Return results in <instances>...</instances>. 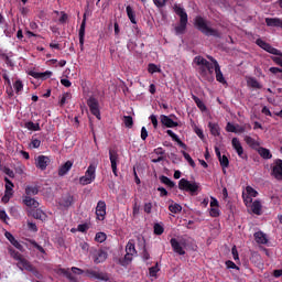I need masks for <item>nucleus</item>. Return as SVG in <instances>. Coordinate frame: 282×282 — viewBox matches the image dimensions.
Returning a JSON list of instances; mask_svg holds the SVG:
<instances>
[{
  "instance_id": "obj_1",
  "label": "nucleus",
  "mask_w": 282,
  "mask_h": 282,
  "mask_svg": "<svg viewBox=\"0 0 282 282\" xmlns=\"http://www.w3.org/2000/svg\"><path fill=\"white\" fill-rule=\"evenodd\" d=\"M194 63H196V65H200L199 75L202 76V78L207 80V83L215 82V76H213V74L215 72V63H213V62L210 63L202 56H196L194 58Z\"/></svg>"
},
{
  "instance_id": "obj_2",
  "label": "nucleus",
  "mask_w": 282,
  "mask_h": 282,
  "mask_svg": "<svg viewBox=\"0 0 282 282\" xmlns=\"http://www.w3.org/2000/svg\"><path fill=\"white\" fill-rule=\"evenodd\" d=\"M194 25L204 34L205 36H215V39H220L221 33L217 29L209 28L208 23H206V20L202 18V15H198L195 18Z\"/></svg>"
},
{
  "instance_id": "obj_3",
  "label": "nucleus",
  "mask_w": 282,
  "mask_h": 282,
  "mask_svg": "<svg viewBox=\"0 0 282 282\" xmlns=\"http://www.w3.org/2000/svg\"><path fill=\"white\" fill-rule=\"evenodd\" d=\"M174 12L180 17V25L175 26V34H184L186 32V25H188V14L184 8L177 4L174 7Z\"/></svg>"
},
{
  "instance_id": "obj_4",
  "label": "nucleus",
  "mask_w": 282,
  "mask_h": 282,
  "mask_svg": "<svg viewBox=\"0 0 282 282\" xmlns=\"http://www.w3.org/2000/svg\"><path fill=\"white\" fill-rule=\"evenodd\" d=\"M180 191H185L186 193H191V195H197V191H199V183H191L186 178H181L178 182Z\"/></svg>"
},
{
  "instance_id": "obj_5",
  "label": "nucleus",
  "mask_w": 282,
  "mask_h": 282,
  "mask_svg": "<svg viewBox=\"0 0 282 282\" xmlns=\"http://www.w3.org/2000/svg\"><path fill=\"white\" fill-rule=\"evenodd\" d=\"M90 257H91L94 263H96V265H98V263H105V261H107V257H109V254L107 253V251L105 249H98L96 247H91L90 248Z\"/></svg>"
},
{
  "instance_id": "obj_6",
  "label": "nucleus",
  "mask_w": 282,
  "mask_h": 282,
  "mask_svg": "<svg viewBox=\"0 0 282 282\" xmlns=\"http://www.w3.org/2000/svg\"><path fill=\"white\" fill-rule=\"evenodd\" d=\"M96 180V165L90 164L85 172V175L79 177V184L82 186H87L88 184H91Z\"/></svg>"
},
{
  "instance_id": "obj_7",
  "label": "nucleus",
  "mask_w": 282,
  "mask_h": 282,
  "mask_svg": "<svg viewBox=\"0 0 282 282\" xmlns=\"http://www.w3.org/2000/svg\"><path fill=\"white\" fill-rule=\"evenodd\" d=\"M138 254V250H135V242L133 240H129L126 246V256L123 258V265H129L131 261H133V257Z\"/></svg>"
},
{
  "instance_id": "obj_8",
  "label": "nucleus",
  "mask_w": 282,
  "mask_h": 282,
  "mask_svg": "<svg viewBox=\"0 0 282 282\" xmlns=\"http://www.w3.org/2000/svg\"><path fill=\"white\" fill-rule=\"evenodd\" d=\"M256 45L268 52L269 54H273V56H282V52L279 48H274V46L270 45V43L263 41L262 39L256 40Z\"/></svg>"
},
{
  "instance_id": "obj_9",
  "label": "nucleus",
  "mask_w": 282,
  "mask_h": 282,
  "mask_svg": "<svg viewBox=\"0 0 282 282\" xmlns=\"http://www.w3.org/2000/svg\"><path fill=\"white\" fill-rule=\"evenodd\" d=\"M207 58L208 61H210V63H214L217 83H220L221 85H227L228 82H226V77H224V73H221V66H219V62H217V59H215V57L210 55H207Z\"/></svg>"
},
{
  "instance_id": "obj_10",
  "label": "nucleus",
  "mask_w": 282,
  "mask_h": 282,
  "mask_svg": "<svg viewBox=\"0 0 282 282\" xmlns=\"http://www.w3.org/2000/svg\"><path fill=\"white\" fill-rule=\"evenodd\" d=\"M271 177L278 180V182L282 181V160L275 159L273 164H271Z\"/></svg>"
},
{
  "instance_id": "obj_11",
  "label": "nucleus",
  "mask_w": 282,
  "mask_h": 282,
  "mask_svg": "<svg viewBox=\"0 0 282 282\" xmlns=\"http://www.w3.org/2000/svg\"><path fill=\"white\" fill-rule=\"evenodd\" d=\"M87 105L90 109V113H93L97 120H100V104L98 102V99H96V97H89Z\"/></svg>"
},
{
  "instance_id": "obj_12",
  "label": "nucleus",
  "mask_w": 282,
  "mask_h": 282,
  "mask_svg": "<svg viewBox=\"0 0 282 282\" xmlns=\"http://www.w3.org/2000/svg\"><path fill=\"white\" fill-rule=\"evenodd\" d=\"M109 160L110 166L115 177H118V162H120V156L118 155V151L109 150Z\"/></svg>"
},
{
  "instance_id": "obj_13",
  "label": "nucleus",
  "mask_w": 282,
  "mask_h": 282,
  "mask_svg": "<svg viewBox=\"0 0 282 282\" xmlns=\"http://www.w3.org/2000/svg\"><path fill=\"white\" fill-rule=\"evenodd\" d=\"M85 274L88 279H98L99 281H109V275L107 273L97 271L96 269H87L85 270Z\"/></svg>"
},
{
  "instance_id": "obj_14",
  "label": "nucleus",
  "mask_w": 282,
  "mask_h": 282,
  "mask_svg": "<svg viewBox=\"0 0 282 282\" xmlns=\"http://www.w3.org/2000/svg\"><path fill=\"white\" fill-rule=\"evenodd\" d=\"M107 215V203L105 200H99L96 207V216L99 221H105Z\"/></svg>"
},
{
  "instance_id": "obj_15",
  "label": "nucleus",
  "mask_w": 282,
  "mask_h": 282,
  "mask_svg": "<svg viewBox=\"0 0 282 282\" xmlns=\"http://www.w3.org/2000/svg\"><path fill=\"white\" fill-rule=\"evenodd\" d=\"M231 147H232V149L236 150L237 155L239 158H241V160H246V158H248V155H246V153H243V147L241 145V141H239L238 138H232Z\"/></svg>"
},
{
  "instance_id": "obj_16",
  "label": "nucleus",
  "mask_w": 282,
  "mask_h": 282,
  "mask_svg": "<svg viewBox=\"0 0 282 282\" xmlns=\"http://www.w3.org/2000/svg\"><path fill=\"white\" fill-rule=\"evenodd\" d=\"M50 158L46 155H39L37 159L35 160V166L36 169H40V171H45L47 166H50Z\"/></svg>"
},
{
  "instance_id": "obj_17",
  "label": "nucleus",
  "mask_w": 282,
  "mask_h": 282,
  "mask_svg": "<svg viewBox=\"0 0 282 282\" xmlns=\"http://www.w3.org/2000/svg\"><path fill=\"white\" fill-rule=\"evenodd\" d=\"M160 120L163 127H166L167 129H174V127H180V123H177V121H173V119H171V117L166 115H161Z\"/></svg>"
},
{
  "instance_id": "obj_18",
  "label": "nucleus",
  "mask_w": 282,
  "mask_h": 282,
  "mask_svg": "<svg viewBox=\"0 0 282 282\" xmlns=\"http://www.w3.org/2000/svg\"><path fill=\"white\" fill-rule=\"evenodd\" d=\"M87 25V18L84 15V19L82 21V24L79 26V46L80 50L83 51L85 47V28Z\"/></svg>"
},
{
  "instance_id": "obj_19",
  "label": "nucleus",
  "mask_w": 282,
  "mask_h": 282,
  "mask_svg": "<svg viewBox=\"0 0 282 282\" xmlns=\"http://www.w3.org/2000/svg\"><path fill=\"white\" fill-rule=\"evenodd\" d=\"M170 243H171V247L173 249V252H175L176 254H180L181 257L186 254V251L184 250V247H182L180 241H177L175 238H172L170 240Z\"/></svg>"
},
{
  "instance_id": "obj_20",
  "label": "nucleus",
  "mask_w": 282,
  "mask_h": 282,
  "mask_svg": "<svg viewBox=\"0 0 282 282\" xmlns=\"http://www.w3.org/2000/svg\"><path fill=\"white\" fill-rule=\"evenodd\" d=\"M22 203L24 206H28V208H39V206H41V204L32 198V196H22Z\"/></svg>"
},
{
  "instance_id": "obj_21",
  "label": "nucleus",
  "mask_w": 282,
  "mask_h": 282,
  "mask_svg": "<svg viewBox=\"0 0 282 282\" xmlns=\"http://www.w3.org/2000/svg\"><path fill=\"white\" fill-rule=\"evenodd\" d=\"M72 166H74V162L72 161H66L65 164H63L59 169H58V176L59 177H64V175H67L69 173V171H72Z\"/></svg>"
},
{
  "instance_id": "obj_22",
  "label": "nucleus",
  "mask_w": 282,
  "mask_h": 282,
  "mask_svg": "<svg viewBox=\"0 0 282 282\" xmlns=\"http://www.w3.org/2000/svg\"><path fill=\"white\" fill-rule=\"evenodd\" d=\"M166 133L170 135V138H172V140L174 142H176L178 144V147H181V149H184L185 151L188 149V147L186 145V143H184L180 137L177 134H175V132H173V130H166Z\"/></svg>"
},
{
  "instance_id": "obj_23",
  "label": "nucleus",
  "mask_w": 282,
  "mask_h": 282,
  "mask_svg": "<svg viewBox=\"0 0 282 282\" xmlns=\"http://www.w3.org/2000/svg\"><path fill=\"white\" fill-rule=\"evenodd\" d=\"M208 129L215 138H219L221 135V128H219V123L209 122Z\"/></svg>"
},
{
  "instance_id": "obj_24",
  "label": "nucleus",
  "mask_w": 282,
  "mask_h": 282,
  "mask_svg": "<svg viewBox=\"0 0 282 282\" xmlns=\"http://www.w3.org/2000/svg\"><path fill=\"white\" fill-rule=\"evenodd\" d=\"M265 23L268 28H281L282 29V20L279 18H267Z\"/></svg>"
},
{
  "instance_id": "obj_25",
  "label": "nucleus",
  "mask_w": 282,
  "mask_h": 282,
  "mask_svg": "<svg viewBox=\"0 0 282 282\" xmlns=\"http://www.w3.org/2000/svg\"><path fill=\"white\" fill-rule=\"evenodd\" d=\"M4 237L17 248L18 250H23V246L18 242L17 238L10 231H6Z\"/></svg>"
},
{
  "instance_id": "obj_26",
  "label": "nucleus",
  "mask_w": 282,
  "mask_h": 282,
  "mask_svg": "<svg viewBox=\"0 0 282 282\" xmlns=\"http://www.w3.org/2000/svg\"><path fill=\"white\" fill-rule=\"evenodd\" d=\"M74 204V196L70 194H66L62 199L59 205L63 206V208H69Z\"/></svg>"
},
{
  "instance_id": "obj_27",
  "label": "nucleus",
  "mask_w": 282,
  "mask_h": 282,
  "mask_svg": "<svg viewBox=\"0 0 282 282\" xmlns=\"http://www.w3.org/2000/svg\"><path fill=\"white\" fill-rule=\"evenodd\" d=\"M24 193V197H34V195H39V186L28 185Z\"/></svg>"
},
{
  "instance_id": "obj_28",
  "label": "nucleus",
  "mask_w": 282,
  "mask_h": 282,
  "mask_svg": "<svg viewBox=\"0 0 282 282\" xmlns=\"http://www.w3.org/2000/svg\"><path fill=\"white\" fill-rule=\"evenodd\" d=\"M18 268L21 270H26V272H31L34 265H32L28 259L23 258L20 262H18Z\"/></svg>"
},
{
  "instance_id": "obj_29",
  "label": "nucleus",
  "mask_w": 282,
  "mask_h": 282,
  "mask_svg": "<svg viewBox=\"0 0 282 282\" xmlns=\"http://www.w3.org/2000/svg\"><path fill=\"white\" fill-rule=\"evenodd\" d=\"M30 76H32L33 78H41L42 80H46V78L52 77V72L50 70H46L44 73L31 72Z\"/></svg>"
},
{
  "instance_id": "obj_30",
  "label": "nucleus",
  "mask_w": 282,
  "mask_h": 282,
  "mask_svg": "<svg viewBox=\"0 0 282 282\" xmlns=\"http://www.w3.org/2000/svg\"><path fill=\"white\" fill-rule=\"evenodd\" d=\"M126 12H127L128 19H130V22H131L133 25H137V24H138V21L135 20V11L133 10V8H131V6H128V7L126 8Z\"/></svg>"
},
{
  "instance_id": "obj_31",
  "label": "nucleus",
  "mask_w": 282,
  "mask_h": 282,
  "mask_svg": "<svg viewBox=\"0 0 282 282\" xmlns=\"http://www.w3.org/2000/svg\"><path fill=\"white\" fill-rule=\"evenodd\" d=\"M263 206L260 200H254L251 203V212L253 215H261Z\"/></svg>"
},
{
  "instance_id": "obj_32",
  "label": "nucleus",
  "mask_w": 282,
  "mask_h": 282,
  "mask_svg": "<svg viewBox=\"0 0 282 282\" xmlns=\"http://www.w3.org/2000/svg\"><path fill=\"white\" fill-rule=\"evenodd\" d=\"M258 153L263 160H272V152H270V150L267 148H259Z\"/></svg>"
},
{
  "instance_id": "obj_33",
  "label": "nucleus",
  "mask_w": 282,
  "mask_h": 282,
  "mask_svg": "<svg viewBox=\"0 0 282 282\" xmlns=\"http://www.w3.org/2000/svg\"><path fill=\"white\" fill-rule=\"evenodd\" d=\"M218 162L223 169V172L226 173V169H228V166H230V160H228V156H226V154H224L223 156H220V159H218Z\"/></svg>"
},
{
  "instance_id": "obj_34",
  "label": "nucleus",
  "mask_w": 282,
  "mask_h": 282,
  "mask_svg": "<svg viewBox=\"0 0 282 282\" xmlns=\"http://www.w3.org/2000/svg\"><path fill=\"white\" fill-rule=\"evenodd\" d=\"M254 239H256L257 243H262V245L268 243V238L265 237V234H263V231L256 232Z\"/></svg>"
},
{
  "instance_id": "obj_35",
  "label": "nucleus",
  "mask_w": 282,
  "mask_h": 282,
  "mask_svg": "<svg viewBox=\"0 0 282 282\" xmlns=\"http://www.w3.org/2000/svg\"><path fill=\"white\" fill-rule=\"evenodd\" d=\"M61 272L64 276H66V279H68V281L70 282H78V278H76L72 271H69V269H61Z\"/></svg>"
},
{
  "instance_id": "obj_36",
  "label": "nucleus",
  "mask_w": 282,
  "mask_h": 282,
  "mask_svg": "<svg viewBox=\"0 0 282 282\" xmlns=\"http://www.w3.org/2000/svg\"><path fill=\"white\" fill-rule=\"evenodd\" d=\"M247 85L249 87H252L253 89H262L263 88V86L261 84H259V80H257V78H253V77H250L247 80Z\"/></svg>"
},
{
  "instance_id": "obj_37",
  "label": "nucleus",
  "mask_w": 282,
  "mask_h": 282,
  "mask_svg": "<svg viewBox=\"0 0 282 282\" xmlns=\"http://www.w3.org/2000/svg\"><path fill=\"white\" fill-rule=\"evenodd\" d=\"M34 219H40L41 221H45L47 219V215L42 210L36 208V210L33 212Z\"/></svg>"
},
{
  "instance_id": "obj_38",
  "label": "nucleus",
  "mask_w": 282,
  "mask_h": 282,
  "mask_svg": "<svg viewBox=\"0 0 282 282\" xmlns=\"http://www.w3.org/2000/svg\"><path fill=\"white\" fill-rule=\"evenodd\" d=\"M9 254L12 257V259L18 261V263H20L21 260L23 259V256L19 251L14 250L13 248H9Z\"/></svg>"
},
{
  "instance_id": "obj_39",
  "label": "nucleus",
  "mask_w": 282,
  "mask_h": 282,
  "mask_svg": "<svg viewBox=\"0 0 282 282\" xmlns=\"http://www.w3.org/2000/svg\"><path fill=\"white\" fill-rule=\"evenodd\" d=\"M160 182L169 186V188H175V182L171 181V178L165 175L160 176Z\"/></svg>"
},
{
  "instance_id": "obj_40",
  "label": "nucleus",
  "mask_w": 282,
  "mask_h": 282,
  "mask_svg": "<svg viewBox=\"0 0 282 282\" xmlns=\"http://www.w3.org/2000/svg\"><path fill=\"white\" fill-rule=\"evenodd\" d=\"M245 142L246 144H248V147H250L251 149H257V147H259V142H257V140H254L252 137L250 135H246L245 137Z\"/></svg>"
},
{
  "instance_id": "obj_41",
  "label": "nucleus",
  "mask_w": 282,
  "mask_h": 282,
  "mask_svg": "<svg viewBox=\"0 0 282 282\" xmlns=\"http://www.w3.org/2000/svg\"><path fill=\"white\" fill-rule=\"evenodd\" d=\"M24 127L29 129V131H41V124L34 123L33 121L25 122Z\"/></svg>"
},
{
  "instance_id": "obj_42",
  "label": "nucleus",
  "mask_w": 282,
  "mask_h": 282,
  "mask_svg": "<svg viewBox=\"0 0 282 282\" xmlns=\"http://www.w3.org/2000/svg\"><path fill=\"white\" fill-rule=\"evenodd\" d=\"M192 99L194 100L196 107L200 109V111H206V105L204 104V101H202V99H199V97L193 95Z\"/></svg>"
},
{
  "instance_id": "obj_43",
  "label": "nucleus",
  "mask_w": 282,
  "mask_h": 282,
  "mask_svg": "<svg viewBox=\"0 0 282 282\" xmlns=\"http://www.w3.org/2000/svg\"><path fill=\"white\" fill-rule=\"evenodd\" d=\"M95 241L97 243H105V241H107V234H105L102 231L97 232L95 236Z\"/></svg>"
},
{
  "instance_id": "obj_44",
  "label": "nucleus",
  "mask_w": 282,
  "mask_h": 282,
  "mask_svg": "<svg viewBox=\"0 0 282 282\" xmlns=\"http://www.w3.org/2000/svg\"><path fill=\"white\" fill-rule=\"evenodd\" d=\"M181 153L183 158H185L186 162H188L189 166H192V169H195L196 164L191 154H188L186 151H181Z\"/></svg>"
},
{
  "instance_id": "obj_45",
  "label": "nucleus",
  "mask_w": 282,
  "mask_h": 282,
  "mask_svg": "<svg viewBox=\"0 0 282 282\" xmlns=\"http://www.w3.org/2000/svg\"><path fill=\"white\" fill-rule=\"evenodd\" d=\"M123 124L127 129H133V117L123 116Z\"/></svg>"
},
{
  "instance_id": "obj_46",
  "label": "nucleus",
  "mask_w": 282,
  "mask_h": 282,
  "mask_svg": "<svg viewBox=\"0 0 282 282\" xmlns=\"http://www.w3.org/2000/svg\"><path fill=\"white\" fill-rule=\"evenodd\" d=\"M4 182H6V191L7 193H14V183H12V181H10V178L4 177Z\"/></svg>"
},
{
  "instance_id": "obj_47",
  "label": "nucleus",
  "mask_w": 282,
  "mask_h": 282,
  "mask_svg": "<svg viewBox=\"0 0 282 282\" xmlns=\"http://www.w3.org/2000/svg\"><path fill=\"white\" fill-rule=\"evenodd\" d=\"M170 213H173L174 215H177V213H182V205L175 203L174 205L169 206Z\"/></svg>"
},
{
  "instance_id": "obj_48",
  "label": "nucleus",
  "mask_w": 282,
  "mask_h": 282,
  "mask_svg": "<svg viewBox=\"0 0 282 282\" xmlns=\"http://www.w3.org/2000/svg\"><path fill=\"white\" fill-rule=\"evenodd\" d=\"M13 89H15V94H21V91H23V82H21V79H17L13 84Z\"/></svg>"
},
{
  "instance_id": "obj_49",
  "label": "nucleus",
  "mask_w": 282,
  "mask_h": 282,
  "mask_svg": "<svg viewBox=\"0 0 282 282\" xmlns=\"http://www.w3.org/2000/svg\"><path fill=\"white\" fill-rule=\"evenodd\" d=\"M246 193L250 197H257V195H259V192H257V189H254L252 186H247L246 187Z\"/></svg>"
},
{
  "instance_id": "obj_50",
  "label": "nucleus",
  "mask_w": 282,
  "mask_h": 282,
  "mask_svg": "<svg viewBox=\"0 0 282 282\" xmlns=\"http://www.w3.org/2000/svg\"><path fill=\"white\" fill-rule=\"evenodd\" d=\"M30 243L31 246H33V248H36L39 252H41L42 254H45V249L41 245H39L36 240H31Z\"/></svg>"
},
{
  "instance_id": "obj_51",
  "label": "nucleus",
  "mask_w": 282,
  "mask_h": 282,
  "mask_svg": "<svg viewBox=\"0 0 282 282\" xmlns=\"http://www.w3.org/2000/svg\"><path fill=\"white\" fill-rule=\"evenodd\" d=\"M154 235H164V227L160 224H154Z\"/></svg>"
},
{
  "instance_id": "obj_52",
  "label": "nucleus",
  "mask_w": 282,
  "mask_h": 282,
  "mask_svg": "<svg viewBox=\"0 0 282 282\" xmlns=\"http://www.w3.org/2000/svg\"><path fill=\"white\" fill-rule=\"evenodd\" d=\"M159 270H160V267H158V262H156L154 267H151L149 269V275L150 276H158V271Z\"/></svg>"
},
{
  "instance_id": "obj_53",
  "label": "nucleus",
  "mask_w": 282,
  "mask_h": 282,
  "mask_svg": "<svg viewBox=\"0 0 282 282\" xmlns=\"http://www.w3.org/2000/svg\"><path fill=\"white\" fill-rule=\"evenodd\" d=\"M132 215L133 217H138V215H140V205H138V200H134L133 203Z\"/></svg>"
},
{
  "instance_id": "obj_54",
  "label": "nucleus",
  "mask_w": 282,
  "mask_h": 282,
  "mask_svg": "<svg viewBox=\"0 0 282 282\" xmlns=\"http://www.w3.org/2000/svg\"><path fill=\"white\" fill-rule=\"evenodd\" d=\"M79 248L83 250V252L87 253L90 252L91 248L86 241L79 242Z\"/></svg>"
},
{
  "instance_id": "obj_55",
  "label": "nucleus",
  "mask_w": 282,
  "mask_h": 282,
  "mask_svg": "<svg viewBox=\"0 0 282 282\" xmlns=\"http://www.w3.org/2000/svg\"><path fill=\"white\" fill-rule=\"evenodd\" d=\"M148 72H149V74H155V73L160 72V68L155 64H149Z\"/></svg>"
},
{
  "instance_id": "obj_56",
  "label": "nucleus",
  "mask_w": 282,
  "mask_h": 282,
  "mask_svg": "<svg viewBox=\"0 0 282 282\" xmlns=\"http://www.w3.org/2000/svg\"><path fill=\"white\" fill-rule=\"evenodd\" d=\"M30 147H32V149H39V147H41V140L32 137Z\"/></svg>"
},
{
  "instance_id": "obj_57",
  "label": "nucleus",
  "mask_w": 282,
  "mask_h": 282,
  "mask_svg": "<svg viewBox=\"0 0 282 282\" xmlns=\"http://www.w3.org/2000/svg\"><path fill=\"white\" fill-rule=\"evenodd\" d=\"M14 195L13 192H4V195L2 196L3 204H8L10 202V198Z\"/></svg>"
},
{
  "instance_id": "obj_58",
  "label": "nucleus",
  "mask_w": 282,
  "mask_h": 282,
  "mask_svg": "<svg viewBox=\"0 0 282 282\" xmlns=\"http://www.w3.org/2000/svg\"><path fill=\"white\" fill-rule=\"evenodd\" d=\"M226 131L228 133H237V127L235 124L228 122L226 126Z\"/></svg>"
},
{
  "instance_id": "obj_59",
  "label": "nucleus",
  "mask_w": 282,
  "mask_h": 282,
  "mask_svg": "<svg viewBox=\"0 0 282 282\" xmlns=\"http://www.w3.org/2000/svg\"><path fill=\"white\" fill-rule=\"evenodd\" d=\"M209 215L210 217H219L220 215L219 207H212L209 210Z\"/></svg>"
},
{
  "instance_id": "obj_60",
  "label": "nucleus",
  "mask_w": 282,
  "mask_h": 282,
  "mask_svg": "<svg viewBox=\"0 0 282 282\" xmlns=\"http://www.w3.org/2000/svg\"><path fill=\"white\" fill-rule=\"evenodd\" d=\"M153 152L155 155H159V158H164V155H166V151L163 148H156Z\"/></svg>"
},
{
  "instance_id": "obj_61",
  "label": "nucleus",
  "mask_w": 282,
  "mask_h": 282,
  "mask_svg": "<svg viewBox=\"0 0 282 282\" xmlns=\"http://www.w3.org/2000/svg\"><path fill=\"white\" fill-rule=\"evenodd\" d=\"M78 232H87L89 230V225L87 224H82L77 226Z\"/></svg>"
},
{
  "instance_id": "obj_62",
  "label": "nucleus",
  "mask_w": 282,
  "mask_h": 282,
  "mask_svg": "<svg viewBox=\"0 0 282 282\" xmlns=\"http://www.w3.org/2000/svg\"><path fill=\"white\" fill-rule=\"evenodd\" d=\"M70 272H73V274H77V275L85 274V270L77 268V267H73L70 269Z\"/></svg>"
},
{
  "instance_id": "obj_63",
  "label": "nucleus",
  "mask_w": 282,
  "mask_h": 282,
  "mask_svg": "<svg viewBox=\"0 0 282 282\" xmlns=\"http://www.w3.org/2000/svg\"><path fill=\"white\" fill-rule=\"evenodd\" d=\"M153 3L156 8H164V6H166V0H153Z\"/></svg>"
},
{
  "instance_id": "obj_64",
  "label": "nucleus",
  "mask_w": 282,
  "mask_h": 282,
  "mask_svg": "<svg viewBox=\"0 0 282 282\" xmlns=\"http://www.w3.org/2000/svg\"><path fill=\"white\" fill-rule=\"evenodd\" d=\"M150 120L154 129H158V117L155 115L150 116Z\"/></svg>"
}]
</instances>
